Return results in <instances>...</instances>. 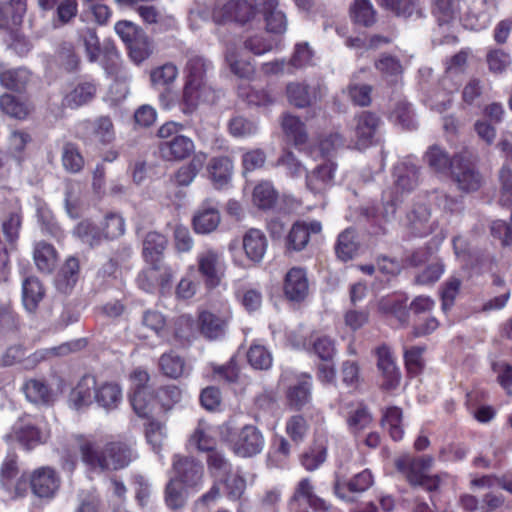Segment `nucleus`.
<instances>
[{"instance_id": "nucleus-61", "label": "nucleus", "mask_w": 512, "mask_h": 512, "mask_svg": "<svg viewBox=\"0 0 512 512\" xmlns=\"http://www.w3.org/2000/svg\"><path fill=\"white\" fill-rule=\"evenodd\" d=\"M166 238L157 232H149L143 242V253L146 257L160 255L166 247Z\"/></svg>"}, {"instance_id": "nucleus-29", "label": "nucleus", "mask_w": 512, "mask_h": 512, "mask_svg": "<svg viewBox=\"0 0 512 512\" xmlns=\"http://www.w3.org/2000/svg\"><path fill=\"white\" fill-rule=\"evenodd\" d=\"M225 59L231 72L236 76L248 79L254 74L253 65L248 59L244 58L239 48L229 46L226 50Z\"/></svg>"}, {"instance_id": "nucleus-41", "label": "nucleus", "mask_w": 512, "mask_h": 512, "mask_svg": "<svg viewBox=\"0 0 512 512\" xmlns=\"http://www.w3.org/2000/svg\"><path fill=\"white\" fill-rule=\"evenodd\" d=\"M426 162L429 167L436 173H446L450 170L452 172L453 158L451 159L448 154L439 146H431L425 154Z\"/></svg>"}, {"instance_id": "nucleus-28", "label": "nucleus", "mask_w": 512, "mask_h": 512, "mask_svg": "<svg viewBox=\"0 0 512 512\" xmlns=\"http://www.w3.org/2000/svg\"><path fill=\"white\" fill-rule=\"evenodd\" d=\"M372 484L373 476L371 472L366 469L356 474L347 484L336 480L334 490L339 498L349 500L345 494L346 488L351 492L360 493L366 491Z\"/></svg>"}, {"instance_id": "nucleus-3", "label": "nucleus", "mask_w": 512, "mask_h": 512, "mask_svg": "<svg viewBox=\"0 0 512 512\" xmlns=\"http://www.w3.org/2000/svg\"><path fill=\"white\" fill-rule=\"evenodd\" d=\"M432 463L433 459L430 456L414 458L405 455L396 459L395 466L412 486H421L432 492L440 487L442 481L440 475L429 476L426 474Z\"/></svg>"}, {"instance_id": "nucleus-31", "label": "nucleus", "mask_w": 512, "mask_h": 512, "mask_svg": "<svg viewBox=\"0 0 512 512\" xmlns=\"http://www.w3.org/2000/svg\"><path fill=\"white\" fill-rule=\"evenodd\" d=\"M281 127L285 135L294 142L295 145L306 143L308 134L305 124L301 119L292 114H284L281 121Z\"/></svg>"}, {"instance_id": "nucleus-33", "label": "nucleus", "mask_w": 512, "mask_h": 512, "mask_svg": "<svg viewBox=\"0 0 512 512\" xmlns=\"http://www.w3.org/2000/svg\"><path fill=\"white\" fill-rule=\"evenodd\" d=\"M26 398L37 404H48L52 400V392L47 384L38 379L27 380L22 387Z\"/></svg>"}, {"instance_id": "nucleus-19", "label": "nucleus", "mask_w": 512, "mask_h": 512, "mask_svg": "<svg viewBox=\"0 0 512 512\" xmlns=\"http://www.w3.org/2000/svg\"><path fill=\"white\" fill-rule=\"evenodd\" d=\"M322 225L317 220L297 221L291 227L287 238L286 247L290 250L300 251L306 247L311 234H319Z\"/></svg>"}, {"instance_id": "nucleus-47", "label": "nucleus", "mask_w": 512, "mask_h": 512, "mask_svg": "<svg viewBox=\"0 0 512 512\" xmlns=\"http://www.w3.org/2000/svg\"><path fill=\"white\" fill-rule=\"evenodd\" d=\"M61 160L64 169L69 173L80 172L85 164L79 149L72 143L63 146Z\"/></svg>"}, {"instance_id": "nucleus-6", "label": "nucleus", "mask_w": 512, "mask_h": 512, "mask_svg": "<svg viewBox=\"0 0 512 512\" xmlns=\"http://www.w3.org/2000/svg\"><path fill=\"white\" fill-rule=\"evenodd\" d=\"M293 377L295 382L290 383L286 390L287 404L291 409L300 410L311 400L312 377L307 373L294 375L292 371L286 370L281 375V381L288 382Z\"/></svg>"}, {"instance_id": "nucleus-22", "label": "nucleus", "mask_w": 512, "mask_h": 512, "mask_svg": "<svg viewBox=\"0 0 512 512\" xmlns=\"http://www.w3.org/2000/svg\"><path fill=\"white\" fill-rule=\"evenodd\" d=\"M335 171L336 165L330 160L318 165L306 176L307 188L315 194L325 192L334 184Z\"/></svg>"}, {"instance_id": "nucleus-63", "label": "nucleus", "mask_w": 512, "mask_h": 512, "mask_svg": "<svg viewBox=\"0 0 512 512\" xmlns=\"http://www.w3.org/2000/svg\"><path fill=\"white\" fill-rule=\"evenodd\" d=\"M257 129L255 122L242 116L234 117L229 122V131L234 137L243 138L254 135Z\"/></svg>"}, {"instance_id": "nucleus-42", "label": "nucleus", "mask_w": 512, "mask_h": 512, "mask_svg": "<svg viewBox=\"0 0 512 512\" xmlns=\"http://www.w3.org/2000/svg\"><path fill=\"white\" fill-rule=\"evenodd\" d=\"M211 67V63L207 61L202 56H192L189 58L186 71H187V81L198 83L200 85H207L205 78L208 69Z\"/></svg>"}, {"instance_id": "nucleus-32", "label": "nucleus", "mask_w": 512, "mask_h": 512, "mask_svg": "<svg viewBox=\"0 0 512 512\" xmlns=\"http://www.w3.org/2000/svg\"><path fill=\"white\" fill-rule=\"evenodd\" d=\"M44 288L40 281L34 277H28L22 285V300L25 308L32 312L44 297Z\"/></svg>"}, {"instance_id": "nucleus-53", "label": "nucleus", "mask_w": 512, "mask_h": 512, "mask_svg": "<svg viewBox=\"0 0 512 512\" xmlns=\"http://www.w3.org/2000/svg\"><path fill=\"white\" fill-rule=\"evenodd\" d=\"M500 192L499 204L501 206H512V169L506 165L502 166L498 174Z\"/></svg>"}, {"instance_id": "nucleus-64", "label": "nucleus", "mask_w": 512, "mask_h": 512, "mask_svg": "<svg viewBox=\"0 0 512 512\" xmlns=\"http://www.w3.org/2000/svg\"><path fill=\"white\" fill-rule=\"evenodd\" d=\"M489 70L492 73H503L511 64V57L501 49L490 51L486 57Z\"/></svg>"}, {"instance_id": "nucleus-2", "label": "nucleus", "mask_w": 512, "mask_h": 512, "mask_svg": "<svg viewBox=\"0 0 512 512\" xmlns=\"http://www.w3.org/2000/svg\"><path fill=\"white\" fill-rule=\"evenodd\" d=\"M122 389L116 382L98 383L92 375L83 376L70 393V402L76 409L90 406L95 401L105 410H113L122 402Z\"/></svg>"}, {"instance_id": "nucleus-10", "label": "nucleus", "mask_w": 512, "mask_h": 512, "mask_svg": "<svg viewBox=\"0 0 512 512\" xmlns=\"http://www.w3.org/2000/svg\"><path fill=\"white\" fill-rule=\"evenodd\" d=\"M173 470L175 473L173 479H177L186 488H198L203 483V466L193 458L175 455Z\"/></svg>"}, {"instance_id": "nucleus-23", "label": "nucleus", "mask_w": 512, "mask_h": 512, "mask_svg": "<svg viewBox=\"0 0 512 512\" xmlns=\"http://www.w3.org/2000/svg\"><path fill=\"white\" fill-rule=\"evenodd\" d=\"M213 97V91L208 85L186 82L183 89L181 110L184 114L193 113L199 103L209 101Z\"/></svg>"}, {"instance_id": "nucleus-62", "label": "nucleus", "mask_w": 512, "mask_h": 512, "mask_svg": "<svg viewBox=\"0 0 512 512\" xmlns=\"http://www.w3.org/2000/svg\"><path fill=\"white\" fill-rule=\"evenodd\" d=\"M266 22L268 32L280 34L285 32L287 28V20L284 13L276 6L273 9L267 10V13H262Z\"/></svg>"}, {"instance_id": "nucleus-15", "label": "nucleus", "mask_w": 512, "mask_h": 512, "mask_svg": "<svg viewBox=\"0 0 512 512\" xmlns=\"http://www.w3.org/2000/svg\"><path fill=\"white\" fill-rule=\"evenodd\" d=\"M221 222L218 205L207 199L196 210L193 218V229L197 234H210L214 232Z\"/></svg>"}, {"instance_id": "nucleus-13", "label": "nucleus", "mask_w": 512, "mask_h": 512, "mask_svg": "<svg viewBox=\"0 0 512 512\" xmlns=\"http://www.w3.org/2000/svg\"><path fill=\"white\" fill-rule=\"evenodd\" d=\"M380 118L365 111L354 118L353 142L357 149H365L372 145L374 136L379 128Z\"/></svg>"}, {"instance_id": "nucleus-48", "label": "nucleus", "mask_w": 512, "mask_h": 512, "mask_svg": "<svg viewBox=\"0 0 512 512\" xmlns=\"http://www.w3.org/2000/svg\"><path fill=\"white\" fill-rule=\"evenodd\" d=\"M354 22L363 26H371L375 22V10L370 0H355L350 8Z\"/></svg>"}, {"instance_id": "nucleus-38", "label": "nucleus", "mask_w": 512, "mask_h": 512, "mask_svg": "<svg viewBox=\"0 0 512 512\" xmlns=\"http://www.w3.org/2000/svg\"><path fill=\"white\" fill-rule=\"evenodd\" d=\"M187 489L177 479H170L165 489V503L172 510L182 509L186 503Z\"/></svg>"}, {"instance_id": "nucleus-50", "label": "nucleus", "mask_w": 512, "mask_h": 512, "mask_svg": "<svg viewBox=\"0 0 512 512\" xmlns=\"http://www.w3.org/2000/svg\"><path fill=\"white\" fill-rule=\"evenodd\" d=\"M178 68L175 64L167 62L154 68L150 73L153 86L165 87L172 84L178 77Z\"/></svg>"}, {"instance_id": "nucleus-12", "label": "nucleus", "mask_w": 512, "mask_h": 512, "mask_svg": "<svg viewBox=\"0 0 512 512\" xmlns=\"http://www.w3.org/2000/svg\"><path fill=\"white\" fill-rule=\"evenodd\" d=\"M230 319L231 312L229 310L202 311L198 316L200 333L209 340L219 339L225 335Z\"/></svg>"}, {"instance_id": "nucleus-43", "label": "nucleus", "mask_w": 512, "mask_h": 512, "mask_svg": "<svg viewBox=\"0 0 512 512\" xmlns=\"http://www.w3.org/2000/svg\"><path fill=\"white\" fill-rule=\"evenodd\" d=\"M335 250L337 257L342 261L351 260L355 256L358 250V243L355 240L354 230L346 229L338 236Z\"/></svg>"}, {"instance_id": "nucleus-21", "label": "nucleus", "mask_w": 512, "mask_h": 512, "mask_svg": "<svg viewBox=\"0 0 512 512\" xmlns=\"http://www.w3.org/2000/svg\"><path fill=\"white\" fill-rule=\"evenodd\" d=\"M376 354L377 366L383 376L382 387L385 390L395 389L400 383L401 376L390 349L386 346L379 347Z\"/></svg>"}, {"instance_id": "nucleus-17", "label": "nucleus", "mask_w": 512, "mask_h": 512, "mask_svg": "<svg viewBox=\"0 0 512 512\" xmlns=\"http://www.w3.org/2000/svg\"><path fill=\"white\" fill-rule=\"evenodd\" d=\"M268 247L265 233L257 228L248 229L242 236V248L247 260L253 265L262 262Z\"/></svg>"}, {"instance_id": "nucleus-34", "label": "nucleus", "mask_w": 512, "mask_h": 512, "mask_svg": "<svg viewBox=\"0 0 512 512\" xmlns=\"http://www.w3.org/2000/svg\"><path fill=\"white\" fill-rule=\"evenodd\" d=\"M403 413L398 407L387 408L382 417V427L388 431L394 441L403 438L404 430L402 425Z\"/></svg>"}, {"instance_id": "nucleus-36", "label": "nucleus", "mask_w": 512, "mask_h": 512, "mask_svg": "<svg viewBox=\"0 0 512 512\" xmlns=\"http://www.w3.org/2000/svg\"><path fill=\"white\" fill-rule=\"evenodd\" d=\"M346 422L349 430L356 434L367 428L372 422V416L363 404L353 405L347 413Z\"/></svg>"}, {"instance_id": "nucleus-11", "label": "nucleus", "mask_w": 512, "mask_h": 512, "mask_svg": "<svg viewBox=\"0 0 512 512\" xmlns=\"http://www.w3.org/2000/svg\"><path fill=\"white\" fill-rule=\"evenodd\" d=\"M32 492L39 498H52L60 487V476L55 469L43 466L35 469L30 477Z\"/></svg>"}, {"instance_id": "nucleus-8", "label": "nucleus", "mask_w": 512, "mask_h": 512, "mask_svg": "<svg viewBox=\"0 0 512 512\" xmlns=\"http://www.w3.org/2000/svg\"><path fill=\"white\" fill-rule=\"evenodd\" d=\"M290 507L295 512H322L327 509L325 501L314 493V487L309 478H304L296 485L290 499Z\"/></svg>"}, {"instance_id": "nucleus-37", "label": "nucleus", "mask_w": 512, "mask_h": 512, "mask_svg": "<svg viewBox=\"0 0 512 512\" xmlns=\"http://www.w3.org/2000/svg\"><path fill=\"white\" fill-rule=\"evenodd\" d=\"M327 458V446L324 442H315L300 458L301 465L307 471H315Z\"/></svg>"}, {"instance_id": "nucleus-25", "label": "nucleus", "mask_w": 512, "mask_h": 512, "mask_svg": "<svg viewBox=\"0 0 512 512\" xmlns=\"http://www.w3.org/2000/svg\"><path fill=\"white\" fill-rule=\"evenodd\" d=\"M26 12V0H10L0 4V30L9 32L20 25Z\"/></svg>"}, {"instance_id": "nucleus-1", "label": "nucleus", "mask_w": 512, "mask_h": 512, "mask_svg": "<svg viewBox=\"0 0 512 512\" xmlns=\"http://www.w3.org/2000/svg\"><path fill=\"white\" fill-rule=\"evenodd\" d=\"M82 461L93 470L117 471L127 467L137 458L132 443L111 441L99 450L90 438L78 435L74 438Z\"/></svg>"}, {"instance_id": "nucleus-35", "label": "nucleus", "mask_w": 512, "mask_h": 512, "mask_svg": "<svg viewBox=\"0 0 512 512\" xmlns=\"http://www.w3.org/2000/svg\"><path fill=\"white\" fill-rule=\"evenodd\" d=\"M34 261L40 271L50 272L56 265L57 252L52 245L38 242L34 248Z\"/></svg>"}, {"instance_id": "nucleus-27", "label": "nucleus", "mask_w": 512, "mask_h": 512, "mask_svg": "<svg viewBox=\"0 0 512 512\" xmlns=\"http://www.w3.org/2000/svg\"><path fill=\"white\" fill-rule=\"evenodd\" d=\"M97 85L93 81L79 82L63 99L69 108H78L90 103L96 96Z\"/></svg>"}, {"instance_id": "nucleus-45", "label": "nucleus", "mask_w": 512, "mask_h": 512, "mask_svg": "<svg viewBox=\"0 0 512 512\" xmlns=\"http://www.w3.org/2000/svg\"><path fill=\"white\" fill-rule=\"evenodd\" d=\"M249 364L256 370H268L273 363L271 352L261 344H253L247 352Z\"/></svg>"}, {"instance_id": "nucleus-26", "label": "nucleus", "mask_w": 512, "mask_h": 512, "mask_svg": "<svg viewBox=\"0 0 512 512\" xmlns=\"http://www.w3.org/2000/svg\"><path fill=\"white\" fill-rule=\"evenodd\" d=\"M286 96L289 103L298 108L310 106L318 100L316 88L301 82L288 83Z\"/></svg>"}, {"instance_id": "nucleus-49", "label": "nucleus", "mask_w": 512, "mask_h": 512, "mask_svg": "<svg viewBox=\"0 0 512 512\" xmlns=\"http://www.w3.org/2000/svg\"><path fill=\"white\" fill-rule=\"evenodd\" d=\"M459 0H435L433 13L440 26L450 24L458 15Z\"/></svg>"}, {"instance_id": "nucleus-14", "label": "nucleus", "mask_w": 512, "mask_h": 512, "mask_svg": "<svg viewBox=\"0 0 512 512\" xmlns=\"http://www.w3.org/2000/svg\"><path fill=\"white\" fill-rule=\"evenodd\" d=\"M256 12L254 5H250L247 1L231 0L214 9L213 20L216 23L228 21L246 23L254 17Z\"/></svg>"}, {"instance_id": "nucleus-39", "label": "nucleus", "mask_w": 512, "mask_h": 512, "mask_svg": "<svg viewBox=\"0 0 512 512\" xmlns=\"http://www.w3.org/2000/svg\"><path fill=\"white\" fill-rule=\"evenodd\" d=\"M188 443L190 447H194L198 451L209 452L215 448L216 440L212 437L209 426L199 422Z\"/></svg>"}, {"instance_id": "nucleus-4", "label": "nucleus", "mask_w": 512, "mask_h": 512, "mask_svg": "<svg viewBox=\"0 0 512 512\" xmlns=\"http://www.w3.org/2000/svg\"><path fill=\"white\" fill-rule=\"evenodd\" d=\"M451 177L458 189L463 192L477 191L484 182L477 170L473 155L463 151L453 157Z\"/></svg>"}, {"instance_id": "nucleus-30", "label": "nucleus", "mask_w": 512, "mask_h": 512, "mask_svg": "<svg viewBox=\"0 0 512 512\" xmlns=\"http://www.w3.org/2000/svg\"><path fill=\"white\" fill-rule=\"evenodd\" d=\"M32 74L26 68L8 69L2 71L0 64V84L9 90L23 91L31 82Z\"/></svg>"}, {"instance_id": "nucleus-40", "label": "nucleus", "mask_w": 512, "mask_h": 512, "mask_svg": "<svg viewBox=\"0 0 512 512\" xmlns=\"http://www.w3.org/2000/svg\"><path fill=\"white\" fill-rule=\"evenodd\" d=\"M278 194L268 181L257 184L253 190V203L260 209H270L277 202Z\"/></svg>"}, {"instance_id": "nucleus-58", "label": "nucleus", "mask_w": 512, "mask_h": 512, "mask_svg": "<svg viewBox=\"0 0 512 512\" xmlns=\"http://www.w3.org/2000/svg\"><path fill=\"white\" fill-rule=\"evenodd\" d=\"M152 400L148 390H135L130 398L133 410L139 417H147L151 413Z\"/></svg>"}, {"instance_id": "nucleus-55", "label": "nucleus", "mask_w": 512, "mask_h": 512, "mask_svg": "<svg viewBox=\"0 0 512 512\" xmlns=\"http://www.w3.org/2000/svg\"><path fill=\"white\" fill-rule=\"evenodd\" d=\"M382 3L398 16L405 18L421 14L417 0H382Z\"/></svg>"}, {"instance_id": "nucleus-20", "label": "nucleus", "mask_w": 512, "mask_h": 512, "mask_svg": "<svg viewBox=\"0 0 512 512\" xmlns=\"http://www.w3.org/2000/svg\"><path fill=\"white\" fill-rule=\"evenodd\" d=\"M309 292V282L306 271L299 267L291 268L284 280V294L291 301H302Z\"/></svg>"}, {"instance_id": "nucleus-9", "label": "nucleus", "mask_w": 512, "mask_h": 512, "mask_svg": "<svg viewBox=\"0 0 512 512\" xmlns=\"http://www.w3.org/2000/svg\"><path fill=\"white\" fill-rule=\"evenodd\" d=\"M49 435V430L39 427L36 421L21 419L15 423L8 437L18 441L26 449H32L45 443Z\"/></svg>"}, {"instance_id": "nucleus-44", "label": "nucleus", "mask_w": 512, "mask_h": 512, "mask_svg": "<svg viewBox=\"0 0 512 512\" xmlns=\"http://www.w3.org/2000/svg\"><path fill=\"white\" fill-rule=\"evenodd\" d=\"M129 54L136 63H141L147 59L153 52V44L151 39L144 33L139 34L128 45Z\"/></svg>"}, {"instance_id": "nucleus-52", "label": "nucleus", "mask_w": 512, "mask_h": 512, "mask_svg": "<svg viewBox=\"0 0 512 512\" xmlns=\"http://www.w3.org/2000/svg\"><path fill=\"white\" fill-rule=\"evenodd\" d=\"M74 234L84 244H87L90 247L99 245L104 238L103 233L100 232L99 228L89 221L79 223L74 230Z\"/></svg>"}, {"instance_id": "nucleus-24", "label": "nucleus", "mask_w": 512, "mask_h": 512, "mask_svg": "<svg viewBox=\"0 0 512 512\" xmlns=\"http://www.w3.org/2000/svg\"><path fill=\"white\" fill-rule=\"evenodd\" d=\"M209 178L217 189L224 188L231 180L233 162L227 156L213 157L207 167Z\"/></svg>"}, {"instance_id": "nucleus-51", "label": "nucleus", "mask_w": 512, "mask_h": 512, "mask_svg": "<svg viewBox=\"0 0 512 512\" xmlns=\"http://www.w3.org/2000/svg\"><path fill=\"white\" fill-rule=\"evenodd\" d=\"M159 366L163 374L170 378H178L185 372L184 360L172 352L160 357Z\"/></svg>"}, {"instance_id": "nucleus-7", "label": "nucleus", "mask_w": 512, "mask_h": 512, "mask_svg": "<svg viewBox=\"0 0 512 512\" xmlns=\"http://www.w3.org/2000/svg\"><path fill=\"white\" fill-rule=\"evenodd\" d=\"M231 449L240 457H252L264 448L265 439L262 432L254 425H245L230 441Z\"/></svg>"}, {"instance_id": "nucleus-59", "label": "nucleus", "mask_w": 512, "mask_h": 512, "mask_svg": "<svg viewBox=\"0 0 512 512\" xmlns=\"http://www.w3.org/2000/svg\"><path fill=\"white\" fill-rule=\"evenodd\" d=\"M391 119L396 125L404 129L410 130L415 128L413 112L410 105L406 102H399L395 105L391 112Z\"/></svg>"}, {"instance_id": "nucleus-16", "label": "nucleus", "mask_w": 512, "mask_h": 512, "mask_svg": "<svg viewBox=\"0 0 512 512\" xmlns=\"http://www.w3.org/2000/svg\"><path fill=\"white\" fill-rule=\"evenodd\" d=\"M394 177V188L391 190L403 197L417 187L419 168L411 159H405L396 165Z\"/></svg>"}, {"instance_id": "nucleus-57", "label": "nucleus", "mask_w": 512, "mask_h": 512, "mask_svg": "<svg viewBox=\"0 0 512 512\" xmlns=\"http://www.w3.org/2000/svg\"><path fill=\"white\" fill-rule=\"evenodd\" d=\"M0 109L5 114L18 119L25 118L29 113L26 105L10 94H4L0 97Z\"/></svg>"}, {"instance_id": "nucleus-46", "label": "nucleus", "mask_w": 512, "mask_h": 512, "mask_svg": "<svg viewBox=\"0 0 512 512\" xmlns=\"http://www.w3.org/2000/svg\"><path fill=\"white\" fill-rule=\"evenodd\" d=\"M89 125L92 135L102 144H109L114 140V125L108 116H100Z\"/></svg>"}, {"instance_id": "nucleus-5", "label": "nucleus", "mask_w": 512, "mask_h": 512, "mask_svg": "<svg viewBox=\"0 0 512 512\" xmlns=\"http://www.w3.org/2000/svg\"><path fill=\"white\" fill-rule=\"evenodd\" d=\"M198 271L209 288L217 287L225 275V260L220 249L207 246L197 254Z\"/></svg>"}, {"instance_id": "nucleus-54", "label": "nucleus", "mask_w": 512, "mask_h": 512, "mask_svg": "<svg viewBox=\"0 0 512 512\" xmlns=\"http://www.w3.org/2000/svg\"><path fill=\"white\" fill-rule=\"evenodd\" d=\"M22 224V216L19 212L13 211L2 222V231L6 241L14 245L19 238Z\"/></svg>"}, {"instance_id": "nucleus-18", "label": "nucleus", "mask_w": 512, "mask_h": 512, "mask_svg": "<svg viewBox=\"0 0 512 512\" xmlns=\"http://www.w3.org/2000/svg\"><path fill=\"white\" fill-rule=\"evenodd\" d=\"M158 149L163 160L182 161L194 153L195 144L191 138L180 135L168 141H161Z\"/></svg>"}, {"instance_id": "nucleus-56", "label": "nucleus", "mask_w": 512, "mask_h": 512, "mask_svg": "<svg viewBox=\"0 0 512 512\" xmlns=\"http://www.w3.org/2000/svg\"><path fill=\"white\" fill-rule=\"evenodd\" d=\"M125 232V222L118 214H108L102 223V233L105 239H115Z\"/></svg>"}, {"instance_id": "nucleus-60", "label": "nucleus", "mask_w": 512, "mask_h": 512, "mask_svg": "<svg viewBox=\"0 0 512 512\" xmlns=\"http://www.w3.org/2000/svg\"><path fill=\"white\" fill-rule=\"evenodd\" d=\"M308 428L306 419L301 415L292 416L286 423V432L296 443H301L304 440Z\"/></svg>"}]
</instances>
